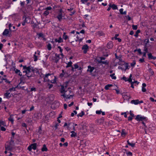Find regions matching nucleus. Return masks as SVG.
I'll return each instance as SVG.
<instances>
[{
    "instance_id": "20e7f679",
    "label": "nucleus",
    "mask_w": 156,
    "mask_h": 156,
    "mask_svg": "<svg viewBox=\"0 0 156 156\" xmlns=\"http://www.w3.org/2000/svg\"><path fill=\"white\" fill-rule=\"evenodd\" d=\"M60 55L58 54L57 53L55 54V56L53 57L52 60L54 61V62L55 63L57 64L59 59L61 58L60 57Z\"/></svg>"
},
{
    "instance_id": "6e6d98bb",
    "label": "nucleus",
    "mask_w": 156,
    "mask_h": 156,
    "mask_svg": "<svg viewBox=\"0 0 156 156\" xmlns=\"http://www.w3.org/2000/svg\"><path fill=\"white\" fill-rule=\"evenodd\" d=\"M132 77V75L131 74L129 76V78L128 79V81L129 82H132V79L131 78Z\"/></svg>"
},
{
    "instance_id": "09e8293b",
    "label": "nucleus",
    "mask_w": 156,
    "mask_h": 156,
    "mask_svg": "<svg viewBox=\"0 0 156 156\" xmlns=\"http://www.w3.org/2000/svg\"><path fill=\"white\" fill-rule=\"evenodd\" d=\"M47 48L48 50H50L51 48V45L50 43H48L47 45Z\"/></svg>"
},
{
    "instance_id": "603ef678",
    "label": "nucleus",
    "mask_w": 156,
    "mask_h": 156,
    "mask_svg": "<svg viewBox=\"0 0 156 156\" xmlns=\"http://www.w3.org/2000/svg\"><path fill=\"white\" fill-rule=\"evenodd\" d=\"M38 25V24L36 23H34L33 25L31 26V27H32V28L34 29L35 28H36L37 26Z\"/></svg>"
},
{
    "instance_id": "393cba45",
    "label": "nucleus",
    "mask_w": 156,
    "mask_h": 156,
    "mask_svg": "<svg viewBox=\"0 0 156 156\" xmlns=\"http://www.w3.org/2000/svg\"><path fill=\"white\" fill-rule=\"evenodd\" d=\"M126 134L127 133H126V130L124 129H122L121 132V136H123V135H124V136H125Z\"/></svg>"
},
{
    "instance_id": "79ce46f5",
    "label": "nucleus",
    "mask_w": 156,
    "mask_h": 156,
    "mask_svg": "<svg viewBox=\"0 0 156 156\" xmlns=\"http://www.w3.org/2000/svg\"><path fill=\"white\" fill-rule=\"evenodd\" d=\"M38 35V38H39L40 37H44V35L42 33H39V34H37Z\"/></svg>"
},
{
    "instance_id": "c756f323",
    "label": "nucleus",
    "mask_w": 156,
    "mask_h": 156,
    "mask_svg": "<svg viewBox=\"0 0 156 156\" xmlns=\"http://www.w3.org/2000/svg\"><path fill=\"white\" fill-rule=\"evenodd\" d=\"M127 144L130 146H131L132 147H134L135 146V143H131L129 142V140H128L127 141Z\"/></svg>"
},
{
    "instance_id": "5fc2aeb1",
    "label": "nucleus",
    "mask_w": 156,
    "mask_h": 156,
    "mask_svg": "<svg viewBox=\"0 0 156 156\" xmlns=\"http://www.w3.org/2000/svg\"><path fill=\"white\" fill-rule=\"evenodd\" d=\"M89 0H80V2L83 4H85Z\"/></svg>"
},
{
    "instance_id": "ea45409f",
    "label": "nucleus",
    "mask_w": 156,
    "mask_h": 156,
    "mask_svg": "<svg viewBox=\"0 0 156 156\" xmlns=\"http://www.w3.org/2000/svg\"><path fill=\"white\" fill-rule=\"evenodd\" d=\"M115 75V73H113L112 74H110V76L111 77L112 79L116 80V77L115 76H114Z\"/></svg>"
},
{
    "instance_id": "0eeeda50",
    "label": "nucleus",
    "mask_w": 156,
    "mask_h": 156,
    "mask_svg": "<svg viewBox=\"0 0 156 156\" xmlns=\"http://www.w3.org/2000/svg\"><path fill=\"white\" fill-rule=\"evenodd\" d=\"M53 75V74L48 73L46 74L45 75H43V78H44V82H46V81H48V82L50 81V80L49 79H48L47 80H46L47 78H48V76H51V75Z\"/></svg>"
},
{
    "instance_id": "dca6fc26",
    "label": "nucleus",
    "mask_w": 156,
    "mask_h": 156,
    "mask_svg": "<svg viewBox=\"0 0 156 156\" xmlns=\"http://www.w3.org/2000/svg\"><path fill=\"white\" fill-rule=\"evenodd\" d=\"M25 1H20V7H21V8L22 9H25V8L26 7L25 6Z\"/></svg>"
},
{
    "instance_id": "13d9d810",
    "label": "nucleus",
    "mask_w": 156,
    "mask_h": 156,
    "mask_svg": "<svg viewBox=\"0 0 156 156\" xmlns=\"http://www.w3.org/2000/svg\"><path fill=\"white\" fill-rule=\"evenodd\" d=\"M53 84H50L49 83H48L47 85V86L49 89H51L53 87Z\"/></svg>"
},
{
    "instance_id": "72a5a7b5",
    "label": "nucleus",
    "mask_w": 156,
    "mask_h": 156,
    "mask_svg": "<svg viewBox=\"0 0 156 156\" xmlns=\"http://www.w3.org/2000/svg\"><path fill=\"white\" fill-rule=\"evenodd\" d=\"M84 115V113L83 111H82L81 112L78 114L77 116L78 117H79V116L80 117H82L83 115Z\"/></svg>"
},
{
    "instance_id": "aec40b11",
    "label": "nucleus",
    "mask_w": 156,
    "mask_h": 156,
    "mask_svg": "<svg viewBox=\"0 0 156 156\" xmlns=\"http://www.w3.org/2000/svg\"><path fill=\"white\" fill-rule=\"evenodd\" d=\"M110 7H111L112 9L113 10H115L118 9V7L117 5H115L114 4H112L111 3H110Z\"/></svg>"
},
{
    "instance_id": "1a4fd4ad",
    "label": "nucleus",
    "mask_w": 156,
    "mask_h": 156,
    "mask_svg": "<svg viewBox=\"0 0 156 156\" xmlns=\"http://www.w3.org/2000/svg\"><path fill=\"white\" fill-rule=\"evenodd\" d=\"M5 149L8 151H11L13 149V147L9 144H5Z\"/></svg>"
},
{
    "instance_id": "bf43d9fd",
    "label": "nucleus",
    "mask_w": 156,
    "mask_h": 156,
    "mask_svg": "<svg viewBox=\"0 0 156 156\" xmlns=\"http://www.w3.org/2000/svg\"><path fill=\"white\" fill-rule=\"evenodd\" d=\"M121 80L122 79L125 80V81H128V79H127L126 77L125 76H124L121 79Z\"/></svg>"
},
{
    "instance_id": "4be33fe9",
    "label": "nucleus",
    "mask_w": 156,
    "mask_h": 156,
    "mask_svg": "<svg viewBox=\"0 0 156 156\" xmlns=\"http://www.w3.org/2000/svg\"><path fill=\"white\" fill-rule=\"evenodd\" d=\"M113 86V85L112 84H108L105 86V90H108L109 89V87Z\"/></svg>"
},
{
    "instance_id": "a211bd4d",
    "label": "nucleus",
    "mask_w": 156,
    "mask_h": 156,
    "mask_svg": "<svg viewBox=\"0 0 156 156\" xmlns=\"http://www.w3.org/2000/svg\"><path fill=\"white\" fill-rule=\"evenodd\" d=\"M138 99H136L135 100H133L131 101V103L132 104H134L135 105H136L138 104Z\"/></svg>"
},
{
    "instance_id": "f03ea898",
    "label": "nucleus",
    "mask_w": 156,
    "mask_h": 156,
    "mask_svg": "<svg viewBox=\"0 0 156 156\" xmlns=\"http://www.w3.org/2000/svg\"><path fill=\"white\" fill-rule=\"evenodd\" d=\"M33 68V67L31 66H26L25 65L23 66V69H27V73H28L27 78L29 79L31 77H34L35 76L34 74H30V73L32 72V70Z\"/></svg>"
},
{
    "instance_id": "f8f14e48",
    "label": "nucleus",
    "mask_w": 156,
    "mask_h": 156,
    "mask_svg": "<svg viewBox=\"0 0 156 156\" xmlns=\"http://www.w3.org/2000/svg\"><path fill=\"white\" fill-rule=\"evenodd\" d=\"M94 69V67H91L90 66H88V69L87 71L89 72L90 73H92Z\"/></svg>"
},
{
    "instance_id": "f704fd0d",
    "label": "nucleus",
    "mask_w": 156,
    "mask_h": 156,
    "mask_svg": "<svg viewBox=\"0 0 156 156\" xmlns=\"http://www.w3.org/2000/svg\"><path fill=\"white\" fill-rule=\"evenodd\" d=\"M68 36L66 35V33L65 32H64L62 37L65 40H66L68 38Z\"/></svg>"
},
{
    "instance_id": "2eb2a0df",
    "label": "nucleus",
    "mask_w": 156,
    "mask_h": 156,
    "mask_svg": "<svg viewBox=\"0 0 156 156\" xmlns=\"http://www.w3.org/2000/svg\"><path fill=\"white\" fill-rule=\"evenodd\" d=\"M107 48L108 49H111L113 47V44L112 42H109L108 43L107 45Z\"/></svg>"
},
{
    "instance_id": "c85d7f7f",
    "label": "nucleus",
    "mask_w": 156,
    "mask_h": 156,
    "mask_svg": "<svg viewBox=\"0 0 156 156\" xmlns=\"http://www.w3.org/2000/svg\"><path fill=\"white\" fill-rule=\"evenodd\" d=\"M9 31L8 29H5L3 32L2 34L4 35H6L9 34Z\"/></svg>"
},
{
    "instance_id": "cd10ccee",
    "label": "nucleus",
    "mask_w": 156,
    "mask_h": 156,
    "mask_svg": "<svg viewBox=\"0 0 156 156\" xmlns=\"http://www.w3.org/2000/svg\"><path fill=\"white\" fill-rule=\"evenodd\" d=\"M98 62L99 63H102L103 64H104L105 65H107L108 64V62H107V60H106L105 61H103L100 60L98 61Z\"/></svg>"
},
{
    "instance_id": "a18cd8bd",
    "label": "nucleus",
    "mask_w": 156,
    "mask_h": 156,
    "mask_svg": "<svg viewBox=\"0 0 156 156\" xmlns=\"http://www.w3.org/2000/svg\"><path fill=\"white\" fill-rule=\"evenodd\" d=\"M136 64V61L135 60H133V62L130 64V66L131 67H133L135 66Z\"/></svg>"
},
{
    "instance_id": "473e14b6",
    "label": "nucleus",
    "mask_w": 156,
    "mask_h": 156,
    "mask_svg": "<svg viewBox=\"0 0 156 156\" xmlns=\"http://www.w3.org/2000/svg\"><path fill=\"white\" fill-rule=\"evenodd\" d=\"M148 45H144V51H145L144 52L148 53V48L147 47Z\"/></svg>"
},
{
    "instance_id": "3c124183",
    "label": "nucleus",
    "mask_w": 156,
    "mask_h": 156,
    "mask_svg": "<svg viewBox=\"0 0 156 156\" xmlns=\"http://www.w3.org/2000/svg\"><path fill=\"white\" fill-rule=\"evenodd\" d=\"M16 87H12L11 88H10L8 90L9 92H11L12 91H15L16 90L15 88Z\"/></svg>"
},
{
    "instance_id": "b1692460",
    "label": "nucleus",
    "mask_w": 156,
    "mask_h": 156,
    "mask_svg": "<svg viewBox=\"0 0 156 156\" xmlns=\"http://www.w3.org/2000/svg\"><path fill=\"white\" fill-rule=\"evenodd\" d=\"M13 115H10V117L8 118V119L9 121L11 122L12 123H13L14 122V119L12 116Z\"/></svg>"
},
{
    "instance_id": "c9c22d12",
    "label": "nucleus",
    "mask_w": 156,
    "mask_h": 156,
    "mask_svg": "<svg viewBox=\"0 0 156 156\" xmlns=\"http://www.w3.org/2000/svg\"><path fill=\"white\" fill-rule=\"evenodd\" d=\"M124 66L125 67V69H124L125 71H126L127 69H129V66L128 65V63L126 62Z\"/></svg>"
},
{
    "instance_id": "052dcab7",
    "label": "nucleus",
    "mask_w": 156,
    "mask_h": 156,
    "mask_svg": "<svg viewBox=\"0 0 156 156\" xmlns=\"http://www.w3.org/2000/svg\"><path fill=\"white\" fill-rule=\"evenodd\" d=\"M56 77L55 76V79L54 80H52L50 81V82L53 83H55L56 82V80H55Z\"/></svg>"
},
{
    "instance_id": "680f3d73",
    "label": "nucleus",
    "mask_w": 156,
    "mask_h": 156,
    "mask_svg": "<svg viewBox=\"0 0 156 156\" xmlns=\"http://www.w3.org/2000/svg\"><path fill=\"white\" fill-rule=\"evenodd\" d=\"M52 9V8L51 7V6H49V7H47L46 8H45V9L46 10H47V11H49V10H51V9Z\"/></svg>"
},
{
    "instance_id": "a19ab883",
    "label": "nucleus",
    "mask_w": 156,
    "mask_h": 156,
    "mask_svg": "<svg viewBox=\"0 0 156 156\" xmlns=\"http://www.w3.org/2000/svg\"><path fill=\"white\" fill-rule=\"evenodd\" d=\"M49 11L46 10L43 13V14L45 16H47L49 14Z\"/></svg>"
},
{
    "instance_id": "c03bdc74",
    "label": "nucleus",
    "mask_w": 156,
    "mask_h": 156,
    "mask_svg": "<svg viewBox=\"0 0 156 156\" xmlns=\"http://www.w3.org/2000/svg\"><path fill=\"white\" fill-rule=\"evenodd\" d=\"M149 71L150 73L151 74V75H154V71L152 70V69L151 68H150L149 69Z\"/></svg>"
},
{
    "instance_id": "e433bc0d",
    "label": "nucleus",
    "mask_w": 156,
    "mask_h": 156,
    "mask_svg": "<svg viewBox=\"0 0 156 156\" xmlns=\"http://www.w3.org/2000/svg\"><path fill=\"white\" fill-rule=\"evenodd\" d=\"M72 62L70 61V62H69L68 63L67 65L66 66V67L67 68L69 67L72 66Z\"/></svg>"
},
{
    "instance_id": "774afa93",
    "label": "nucleus",
    "mask_w": 156,
    "mask_h": 156,
    "mask_svg": "<svg viewBox=\"0 0 156 156\" xmlns=\"http://www.w3.org/2000/svg\"><path fill=\"white\" fill-rule=\"evenodd\" d=\"M32 146L31 145H29L27 148V149L29 151H31L32 150Z\"/></svg>"
},
{
    "instance_id": "f3484780",
    "label": "nucleus",
    "mask_w": 156,
    "mask_h": 156,
    "mask_svg": "<svg viewBox=\"0 0 156 156\" xmlns=\"http://www.w3.org/2000/svg\"><path fill=\"white\" fill-rule=\"evenodd\" d=\"M70 133H72L71 135V137H75L77 136V133L75 132L74 131H72L70 132Z\"/></svg>"
},
{
    "instance_id": "a878e982",
    "label": "nucleus",
    "mask_w": 156,
    "mask_h": 156,
    "mask_svg": "<svg viewBox=\"0 0 156 156\" xmlns=\"http://www.w3.org/2000/svg\"><path fill=\"white\" fill-rule=\"evenodd\" d=\"M37 145V144L36 143L32 144H31V145L32 146V149H34V150H35L36 149Z\"/></svg>"
},
{
    "instance_id": "423d86ee",
    "label": "nucleus",
    "mask_w": 156,
    "mask_h": 156,
    "mask_svg": "<svg viewBox=\"0 0 156 156\" xmlns=\"http://www.w3.org/2000/svg\"><path fill=\"white\" fill-rule=\"evenodd\" d=\"M62 9H61L59 10L58 15L57 16L56 18L59 21H61L62 19Z\"/></svg>"
},
{
    "instance_id": "69168bd1",
    "label": "nucleus",
    "mask_w": 156,
    "mask_h": 156,
    "mask_svg": "<svg viewBox=\"0 0 156 156\" xmlns=\"http://www.w3.org/2000/svg\"><path fill=\"white\" fill-rule=\"evenodd\" d=\"M33 91H36V88L33 87L31 88L30 90V91L32 92Z\"/></svg>"
},
{
    "instance_id": "2f4dec72",
    "label": "nucleus",
    "mask_w": 156,
    "mask_h": 156,
    "mask_svg": "<svg viewBox=\"0 0 156 156\" xmlns=\"http://www.w3.org/2000/svg\"><path fill=\"white\" fill-rule=\"evenodd\" d=\"M62 73H61L60 75V76L61 77H63L66 74H67L66 72H65L64 70H62Z\"/></svg>"
},
{
    "instance_id": "9d476101",
    "label": "nucleus",
    "mask_w": 156,
    "mask_h": 156,
    "mask_svg": "<svg viewBox=\"0 0 156 156\" xmlns=\"http://www.w3.org/2000/svg\"><path fill=\"white\" fill-rule=\"evenodd\" d=\"M14 71L16 74H18V75L21 76H22V73L20 71V70L19 69H17L16 68H14Z\"/></svg>"
},
{
    "instance_id": "9b49d317",
    "label": "nucleus",
    "mask_w": 156,
    "mask_h": 156,
    "mask_svg": "<svg viewBox=\"0 0 156 156\" xmlns=\"http://www.w3.org/2000/svg\"><path fill=\"white\" fill-rule=\"evenodd\" d=\"M147 55L148 56V58L149 60H155L156 59V57L153 56L151 53L148 54Z\"/></svg>"
},
{
    "instance_id": "e2e57ef3",
    "label": "nucleus",
    "mask_w": 156,
    "mask_h": 156,
    "mask_svg": "<svg viewBox=\"0 0 156 156\" xmlns=\"http://www.w3.org/2000/svg\"><path fill=\"white\" fill-rule=\"evenodd\" d=\"M0 130H2V131H5L6 130V129L4 127L1 126Z\"/></svg>"
},
{
    "instance_id": "864d4df0",
    "label": "nucleus",
    "mask_w": 156,
    "mask_h": 156,
    "mask_svg": "<svg viewBox=\"0 0 156 156\" xmlns=\"http://www.w3.org/2000/svg\"><path fill=\"white\" fill-rule=\"evenodd\" d=\"M132 27V28L133 30H136L137 29V25H133Z\"/></svg>"
},
{
    "instance_id": "58836bf2",
    "label": "nucleus",
    "mask_w": 156,
    "mask_h": 156,
    "mask_svg": "<svg viewBox=\"0 0 156 156\" xmlns=\"http://www.w3.org/2000/svg\"><path fill=\"white\" fill-rule=\"evenodd\" d=\"M104 118L102 117L101 118L98 119V121L100 123H103L104 122Z\"/></svg>"
},
{
    "instance_id": "f257e3e1",
    "label": "nucleus",
    "mask_w": 156,
    "mask_h": 156,
    "mask_svg": "<svg viewBox=\"0 0 156 156\" xmlns=\"http://www.w3.org/2000/svg\"><path fill=\"white\" fill-rule=\"evenodd\" d=\"M61 87L60 90V92L62 94L61 95V96H63L64 98L66 99H69L71 97H73L74 95H71L69 94H67L66 92L67 90H66L65 89V87L63 85L61 86Z\"/></svg>"
},
{
    "instance_id": "8fccbe9b",
    "label": "nucleus",
    "mask_w": 156,
    "mask_h": 156,
    "mask_svg": "<svg viewBox=\"0 0 156 156\" xmlns=\"http://www.w3.org/2000/svg\"><path fill=\"white\" fill-rule=\"evenodd\" d=\"M38 133L39 134H42V129L41 126H40L39 128Z\"/></svg>"
},
{
    "instance_id": "bb28decb",
    "label": "nucleus",
    "mask_w": 156,
    "mask_h": 156,
    "mask_svg": "<svg viewBox=\"0 0 156 156\" xmlns=\"http://www.w3.org/2000/svg\"><path fill=\"white\" fill-rule=\"evenodd\" d=\"M2 125L5 126H6V123L5 121L0 120V126H1Z\"/></svg>"
},
{
    "instance_id": "7ed1b4c3",
    "label": "nucleus",
    "mask_w": 156,
    "mask_h": 156,
    "mask_svg": "<svg viewBox=\"0 0 156 156\" xmlns=\"http://www.w3.org/2000/svg\"><path fill=\"white\" fill-rule=\"evenodd\" d=\"M135 119L138 121H143V120L146 121L147 120L146 117L144 116H142L140 115H137Z\"/></svg>"
},
{
    "instance_id": "412c9836",
    "label": "nucleus",
    "mask_w": 156,
    "mask_h": 156,
    "mask_svg": "<svg viewBox=\"0 0 156 156\" xmlns=\"http://www.w3.org/2000/svg\"><path fill=\"white\" fill-rule=\"evenodd\" d=\"M48 149L47 148L45 144H44L43 146V147L41 148V151H48Z\"/></svg>"
},
{
    "instance_id": "5701e85b",
    "label": "nucleus",
    "mask_w": 156,
    "mask_h": 156,
    "mask_svg": "<svg viewBox=\"0 0 156 156\" xmlns=\"http://www.w3.org/2000/svg\"><path fill=\"white\" fill-rule=\"evenodd\" d=\"M149 42V40L148 39H145L144 40V45H150L149 44H148Z\"/></svg>"
},
{
    "instance_id": "4d7b16f0",
    "label": "nucleus",
    "mask_w": 156,
    "mask_h": 156,
    "mask_svg": "<svg viewBox=\"0 0 156 156\" xmlns=\"http://www.w3.org/2000/svg\"><path fill=\"white\" fill-rule=\"evenodd\" d=\"M115 58L116 59H119V58H120V57H122V55H120L119 56H118L117 55V54L116 53H115Z\"/></svg>"
},
{
    "instance_id": "338daca9",
    "label": "nucleus",
    "mask_w": 156,
    "mask_h": 156,
    "mask_svg": "<svg viewBox=\"0 0 156 156\" xmlns=\"http://www.w3.org/2000/svg\"><path fill=\"white\" fill-rule=\"evenodd\" d=\"M126 153L127 155H129L131 156H132L133 155L132 153L130 151H129L128 152H126Z\"/></svg>"
},
{
    "instance_id": "37998d69",
    "label": "nucleus",
    "mask_w": 156,
    "mask_h": 156,
    "mask_svg": "<svg viewBox=\"0 0 156 156\" xmlns=\"http://www.w3.org/2000/svg\"><path fill=\"white\" fill-rule=\"evenodd\" d=\"M28 18L25 15H24L23 17V20L24 19L23 21L25 22V23H27V19Z\"/></svg>"
},
{
    "instance_id": "4468645a",
    "label": "nucleus",
    "mask_w": 156,
    "mask_h": 156,
    "mask_svg": "<svg viewBox=\"0 0 156 156\" xmlns=\"http://www.w3.org/2000/svg\"><path fill=\"white\" fill-rule=\"evenodd\" d=\"M54 40H55L56 42H58L59 43H62L63 42V40L61 37L58 38V39L55 38Z\"/></svg>"
},
{
    "instance_id": "6e6552de",
    "label": "nucleus",
    "mask_w": 156,
    "mask_h": 156,
    "mask_svg": "<svg viewBox=\"0 0 156 156\" xmlns=\"http://www.w3.org/2000/svg\"><path fill=\"white\" fill-rule=\"evenodd\" d=\"M6 92L5 93L4 95V98H5L7 99H9L11 97V94H10V93L8 90L6 91Z\"/></svg>"
},
{
    "instance_id": "0e129e2a",
    "label": "nucleus",
    "mask_w": 156,
    "mask_h": 156,
    "mask_svg": "<svg viewBox=\"0 0 156 156\" xmlns=\"http://www.w3.org/2000/svg\"><path fill=\"white\" fill-rule=\"evenodd\" d=\"M137 50L140 55H141L143 53L141 51V50L140 49L138 48V49H137Z\"/></svg>"
},
{
    "instance_id": "ddd939ff",
    "label": "nucleus",
    "mask_w": 156,
    "mask_h": 156,
    "mask_svg": "<svg viewBox=\"0 0 156 156\" xmlns=\"http://www.w3.org/2000/svg\"><path fill=\"white\" fill-rule=\"evenodd\" d=\"M32 71L33 73H32V74H34V75H35L34 73H38L39 74V72L38 71V69H37L36 68H34L33 67V68L32 70Z\"/></svg>"
},
{
    "instance_id": "de8ad7c7",
    "label": "nucleus",
    "mask_w": 156,
    "mask_h": 156,
    "mask_svg": "<svg viewBox=\"0 0 156 156\" xmlns=\"http://www.w3.org/2000/svg\"><path fill=\"white\" fill-rule=\"evenodd\" d=\"M126 62H125L124 61L122 62H118V64L121 66L124 65Z\"/></svg>"
},
{
    "instance_id": "39448f33",
    "label": "nucleus",
    "mask_w": 156,
    "mask_h": 156,
    "mask_svg": "<svg viewBox=\"0 0 156 156\" xmlns=\"http://www.w3.org/2000/svg\"><path fill=\"white\" fill-rule=\"evenodd\" d=\"M88 48L89 46L86 44L83 45L82 46V49L83 50V53L84 54H86L87 53Z\"/></svg>"
},
{
    "instance_id": "7c9ffc66",
    "label": "nucleus",
    "mask_w": 156,
    "mask_h": 156,
    "mask_svg": "<svg viewBox=\"0 0 156 156\" xmlns=\"http://www.w3.org/2000/svg\"><path fill=\"white\" fill-rule=\"evenodd\" d=\"M37 52H35L34 54V55L33 58L34 59V62L37 61L38 59H37V56L36 55V54H37Z\"/></svg>"
},
{
    "instance_id": "4c0bfd02",
    "label": "nucleus",
    "mask_w": 156,
    "mask_h": 156,
    "mask_svg": "<svg viewBox=\"0 0 156 156\" xmlns=\"http://www.w3.org/2000/svg\"><path fill=\"white\" fill-rule=\"evenodd\" d=\"M9 144L11 146H12V147L14 146V140H10V141L9 142Z\"/></svg>"
},
{
    "instance_id": "6ab92c4d",
    "label": "nucleus",
    "mask_w": 156,
    "mask_h": 156,
    "mask_svg": "<svg viewBox=\"0 0 156 156\" xmlns=\"http://www.w3.org/2000/svg\"><path fill=\"white\" fill-rule=\"evenodd\" d=\"M31 0H26V2H27V5L25 8V10L27 11V8L29 6H31L29 5H28V4L30 3L31 2Z\"/></svg>"
},
{
    "instance_id": "49530a36",
    "label": "nucleus",
    "mask_w": 156,
    "mask_h": 156,
    "mask_svg": "<svg viewBox=\"0 0 156 156\" xmlns=\"http://www.w3.org/2000/svg\"><path fill=\"white\" fill-rule=\"evenodd\" d=\"M140 32V31L139 30H137L135 34L134 35V36L136 37H137L138 36V34Z\"/></svg>"
}]
</instances>
